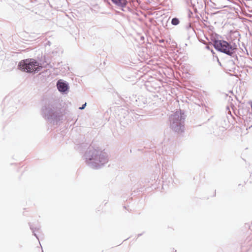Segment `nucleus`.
Returning <instances> with one entry per match:
<instances>
[{
    "mask_svg": "<svg viewBox=\"0 0 252 252\" xmlns=\"http://www.w3.org/2000/svg\"><path fill=\"white\" fill-rule=\"evenodd\" d=\"M86 105V103H85L84 104H83L82 105V106L81 107H80V109H83L85 108Z\"/></svg>",
    "mask_w": 252,
    "mask_h": 252,
    "instance_id": "423d86ee",
    "label": "nucleus"
},
{
    "mask_svg": "<svg viewBox=\"0 0 252 252\" xmlns=\"http://www.w3.org/2000/svg\"><path fill=\"white\" fill-rule=\"evenodd\" d=\"M171 23L173 25H177L179 23V21L177 18H175L172 19Z\"/></svg>",
    "mask_w": 252,
    "mask_h": 252,
    "instance_id": "39448f33",
    "label": "nucleus"
},
{
    "mask_svg": "<svg viewBox=\"0 0 252 252\" xmlns=\"http://www.w3.org/2000/svg\"><path fill=\"white\" fill-rule=\"evenodd\" d=\"M215 48L220 52L231 55L236 48L227 41L221 40H215L214 43Z\"/></svg>",
    "mask_w": 252,
    "mask_h": 252,
    "instance_id": "f257e3e1",
    "label": "nucleus"
},
{
    "mask_svg": "<svg viewBox=\"0 0 252 252\" xmlns=\"http://www.w3.org/2000/svg\"><path fill=\"white\" fill-rule=\"evenodd\" d=\"M18 66L21 70L27 72H33L39 70L38 63L34 61H32V59H26L21 61Z\"/></svg>",
    "mask_w": 252,
    "mask_h": 252,
    "instance_id": "f03ea898",
    "label": "nucleus"
},
{
    "mask_svg": "<svg viewBox=\"0 0 252 252\" xmlns=\"http://www.w3.org/2000/svg\"><path fill=\"white\" fill-rule=\"evenodd\" d=\"M112 1L116 5L121 7H124L126 4V0H112Z\"/></svg>",
    "mask_w": 252,
    "mask_h": 252,
    "instance_id": "20e7f679",
    "label": "nucleus"
},
{
    "mask_svg": "<svg viewBox=\"0 0 252 252\" xmlns=\"http://www.w3.org/2000/svg\"><path fill=\"white\" fill-rule=\"evenodd\" d=\"M57 86L59 91L60 92H64L68 89L67 85L62 82L61 80L58 81Z\"/></svg>",
    "mask_w": 252,
    "mask_h": 252,
    "instance_id": "7ed1b4c3",
    "label": "nucleus"
}]
</instances>
